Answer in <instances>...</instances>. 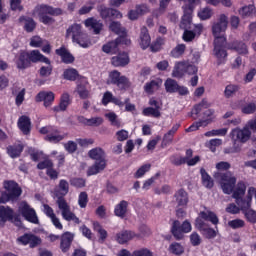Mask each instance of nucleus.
I'll use <instances>...</instances> for the list:
<instances>
[{
	"label": "nucleus",
	"mask_w": 256,
	"mask_h": 256,
	"mask_svg": "<svg viewBox=\"0 0 256 256\" xmlns=\"http://www.w3.org/2000/svg\"><path fill=\"white\" fill-rule=\"evenodd\" d=\"M174 198L176 199L178 207H187V204L189 203V193H187L185 189L180 188L176 191Z\"/></svg>",
	"instance_id": "nucleus-32"
},
{
	"label": "nucleus",
	"mask_w": 256,
	"mask_h": 256,
	"mask_svg": "<svg viewBox=\"0 0 256 256\" xmlns=\"http://www.w3.org/2000/svg\"><path fill=\"white\" fill-rule=\"evenodd\" d=\"M45 43V40L41 38L40 36H32L30 39V47H43V44Z\"/></svg>",
	"instance_id": "nucleus-59"
},
{
	"label": "nucleus",
	"mask_w": 256,
	"mask_h": 256,
	"mask_svg": "<svg viewBox=\"0 0 256 256\" xmlns=\"http://www.w3.org/2000/svg\"><path fill=\"white\" fill-rule=\"evenodd\" d=\"M213 119H215V110L214 109H207L203 112L202 120H200L202 123L207 125H210V123H213Z\"/></svg>",
	"instance_id": "nucleus-47"
},
{
	"label": "nucleus",
	"mask_w": 256,
	"mask_h": 256,
	"mask_svg": "<svg viewBox=\"0 0 256 256\" xmlns=\"http://www.w3.org/2000/svg\"><path fill=\"white\" fill-rule=\"evenodd\" d=\"M228 226L231 229H243V227H245V220H242L239 218L230 220V221H228Z\"/></svg>",
	"instance_id": "nucleus-56"
},
{
	"label": "nucleus",
	"mask_w": 256,
	"mask_h": 256,
	"mask_svg": "<svg viewBox=\"0 0 256 256\" xmlns=\"http://www.w3.org/2000/svg\"><path fill=\"white\" fill-rule=\"evenodd\" d=\"M184 75H185V63L184 62L176 63L172 71V77H175L176 79H181Z\"/></svg>",
	"instance_id": "nucleus-45"
},
{
	"label": "nucleus",
	"mask_w": 256,
	"mask_h": 256,
	"mask_svg": "<svg viewBox=\"0 0 256 256\" xmlns=\"http://www.w3.org/2000/svg\"><path fill=\"white\" fill-rule=\"evenodd\" d=\"M200 175L203 187L206 189H213V187H215V181H213V178L211 175H209V173H207L205 168L200 169Z\"/></svg>",
	"instance_id": "nucleus-36"
},
{
	"label": "nucleus",
	"mask_w": 256,
	"mask_h": 256,
	"mask_svg": "<svg viewBox=\"0 0 256 256\" xmlns=\"http://www.w3.org/2000/svg\"><path fill=\"white\" fill-rule=\"evenodd\" d=\"M75 236L71 232H64L60 237V249L62 253H69Z\"/></svg>",
	"instance_id": "nucleus-20"
},
{
	"label": "nucleus",
	"mask_w": 256,
	"mask_h": 256,
	"mask_svg": "<svg viewBox=\"0 0 256 256\" xmlns=\"http://www.w3.org/2000/svg\"><path fill=\"white\" fill-rule=\"evenodd\" d=\"M87 203H89V195L87 192H81L78 196V205L81 209H85L87 207Z\"/></svg>",
	"instance_id": "nucleus-57"
},
{
	"label": "nucleus",
	"mask_w": 256,
	"mask_h": 256,
	"mask_svg": "<svg viewBox=\"0 0 256 256\" xmlns=\"http://www.w3.org/2000/svg\"><path fill=\"white\" fill-rule=\"evenodd\" d=\"M186 49L187 46L185 44H178L171 50L170 55L171 57H174V59H179V57L184 55Z\"/></svg>",
	"instance_id": "nucleus-48"
},
{
	"label": "nucleus",
	"mask_w": 256,
	"mask_h": 256,
	"mask_svg": "<svg viewBox=\"0 0 256 256\" xmlns=\"http://www.w3.org/2000/svg\"><path fill=\"white\" fill-rule=\"evenodd\" d=\"M181 124L177 123L172 126V128L164 134L162 138V147H167L173 143L176 133L179 131Z\"/></svg>",
	"instance_id": "nucleus-28"
},
{
	"label": "nucleus",
	"mask_w": 256,
	"mask_h": 256,
	"mask_svg": "<svg viewBox=\"0 0 256 256\" xmlns=\"http://www.w3.org/2000/svg\"><path fill=\"white\" fill-rule=\"evenodd\" d=\"M169 251L173 255H178L179 256V255H183V253H185V248L183 247V245H181V243L173 242L169 246Z\"/></svg>",
	"instance_id": "nucleus-50"
},
{
	"label": "nucleus",
	"mask_w": 256,
	"mask_h": 256,
	"mask_svg": "<svg viewBox=\"0 0 256 256\" xmlns=\"http://www.w3.org/2000/svg\"><path fill=\"white\" fill-rule=\"evenodd\" d=\"M101 103L104 107H107L109 103H113L114 105H117V107L125 106V103L121 101V99L113 96V92L111 91L104 92Z\"/></svg>",
	"instance_id": "nucleus-26"
},
{
	"label": "nucleus",
	"mask_w": 256,
	"mask_h": 256,
	"mask_svg": "<svg viewBox=\"0 0 256 256\" xmlns=\"http://www.w3.org/2000/svg\"><path fill=\"white\" fill-rule=\"evenodd\" d=\"M256 13L255 5L249 4L248 6H244L239 10V15L243 19H246V17H253Z\"/></svg>",
	"instance_id": "nucleus-44"
},
{
	"label": "nucleus",
	"mask_w": 256,
	"mask_h": 256,
	"mask_svg": "<svg viewBox=\"0 0 256 256\" xmlns=\"http://www.w3.org/2000/svg\"><path fill=\"white\" fill-rule=\"evenodd\" d=\"M203 33V24H195L193 29H184L182 39L185 43H191L195 40V37H201Z\"/></svg>",
	"instance_id": "nucleus-18"
},
{
	"label": "nucleus",
	"mask_w": 256,
	"mask_h": 256,
	"mask_svg": "<svg viewBox=\"0 0 256 256\" xmlns=\"http://www.w3.org/2000/svg\"><path fill=\"white\" fill-rule=\"evenodd\" d=\"M151 171V164H144L135 172V179H141L145 175V173H149Z\"/></svg>",
	"instance_id": "nucleus-53"
},
{
	"label": "nucleus",
	"mask_w": 256,
	"mask_h": 256,
	"mask_svg": "<svg viewBox=\"0 0 256 256\" xmlns=\"http://www.w3.org/2000/svg\"><path fill=\"white\" fill-rule=\"evenodd\" d=\"M88 156L90 157V159H93L94 161H105V151H103L100 147L91 149L88 152Z\"/></svg>",
	"instance_id": "nucleus-42"
},
{
	"label": "nucleus",
	"mask_w": 256,
	"mask_h": 256,
	"mask_svg": "<svg viewBox=\"0 0 256 256\" xmlns=\"http://www.w3.org/2000/svg\"><path fill=\"white\" fill-rule=\"evenodd\" d=\"M94 230L97 231V233H99L100 239L102 241H105V239H107V230L103 229L99 222L94 223Z\"/></svg>",
	"instance_id": "nucleus-60"
},
{
	"label": "nucleus",
	"mask_w": 256,
	"mask_h": 256,
	"mask_svg": "<svg viewBox=\"0 0 256 256\" xmlns=\"http://www.w3.org/2000/svg\"><path fill=\"white\" fill-rule=\"evenodd\" d=\"M50 167H53V161L50 159H46L37 164V169H40L41 171H43V169H46V171H48Z\"/></svg>",
	"instance_id": "nucleus-64"
},
{
	"label": "nucleus",
	"mask_w": 256,
	"mask_h": 256,
	"mask_svg": "<svg viewBox=\"0 0 256 256\" xmlns=\"http://www.w3.org/2000/svg\"><path fill=\"white\" fill-rule=\"evenodd\" d=\"M23 149L25 147L23 144H14V145H9L6 148V152L11 157V159H17L18 157H21V154L23 153Z\"/></svg>",
	"instance_id": "nucleus-34"
},
{
	"label": "nucleus",
	"mask_w": 256,
	"mask_h": 256,
	"mask_svg": "<svg viewBox=\"0 0 256 256\" xmlns=\"http://www.w3.org/2000/svg\"><path fill=\"white\" fill-rule=\"evenodd\" d=\"M227 135V128L211 130L205 133V137H225Z\"/></svg>",
	"instance_id": "nucleus-54"
},
{
	"label": "nucleus",
	"mask_w": 256,
	"mask_h": 256,
	"mask_svg": "<svg viewBox=\"0 0 256 256\" xmlns=\"http://www.w3.org/2000/svg\"><path fill=\"white\" fill-rule=\"evenodd\" d=\"M56 55L61 57L62 63L65 65H71V63H75V56L65 48V46H61L60 48L55 50Z\"/></svg>",
	"instance_id": "nucleus-25"
},
{
	"label": "nucleus",
	"mask_w": 256,
	"mask_h": 256,
	"mask_svg": "<svg viewBox=\"0 0 256 256\" xmlns=\"http://www.w3.org/2000/svg\"><path fill=\"white\" fill-rule=\"evenodd\" d=\"M43 101L44 107H51L55 101V93L51 91H41L36 95V102L41 103Z\"/></svg>",
	"instance_id": "nucleus-21"
},
{
	"label": "nucleus",
	"mask_w": 256,
	"mask_h": 256,
	"mask_svg": "<svg viewBox=\"0 0 256 256\" xmlns=\"http://www.w3.org/2000/svg\"><path fill=\"white\" fill-rule=\"evenodd\" d=\"M39 133L41 135H46L45 136V141H48V143H61L63 139H65L64 135H60L59 129L56 126H44L40 128Z\"/></svg>",
	"instance_id": "nucleus-11"
},
{
	"label": "nucleus",
	"mask_w": 256,
	"mask_h": 256,
	"mask_svg": "<svg viewBox=\"0 0 256 256\" xmlns=\"http://www.w3.org/2000/svg\"><path fill=\"white\" fill-rule=\"evenodd\" d=\"M18 21L19 23H24L23 29L26 33H33V31L37 29V22L32 17L22 15L19 17Z\"/></svg>",
	"instance_id": "nucleus-30"
},
{
	"label": "nucleus",
	"mask_w": 256,
	"mask_h": 256,
	"mask_svg": "<svg viewBox=\"0 0 256 256\" xmlns=\"http://www.w3.org/2000/svg\"><path fill=\"white\" fill-rule=\"evenodd\" d=\"M106 85H113L122 93H125V91L131 89V80H129L127 76L121 74L119 70H112L108 73Z\"/></svg>",
	"instance_id": "nucleus-8"
},
{
	"label": "nucleus",
	"mask_w": 256,
	"mask_h": 256,
	"mask_svg": "<svg viewBox=\"0 0 256 256\" xmlns=\"http://www.w3.org/2000/svg\"><path fill=\"white\" fill-rule=\"evenodd\" d=\"M34 13L38 15L40 23L43 25H53L55 23V18L63 15V9L55 8L47 4H38L34 8Z\"/></svg>",
	"instance_id": "nucleus-5"
},
{
	"label": "nucleus",
	"mask_w": 256,
	"mask_h": 256,
	"mask_svg": "<svg viewBox=\"0 0 256 256\" xmlns=\"http://www.w3.org/2000/svg\"><path fill=\"white\" fill-rule=\"evenodd\" d=\"M84 25L88 29L92 30L94 35H99V33L103 31V22H101L100 20H97L95 17L87 18L84 21Z\"/></svg>",
	"instance_id": "nucleus-24"
},
{
	"label": "nucleus",
	"mask_w": 256,
	"mask_h": 256,
	"mask_svg": "<svg viewBox=\"0 0 256 256\" xmlns=\"http://www.w3.org/2000/svg\"><path fill=\"white\" fill-rule=\"evenodd\" d=\"M240 90L241 86L239 84H229L225 87L224 97L226 99H231V97H235Z\"/></svg>",
	"instance_id": "nucleus-40"
},
{
	"label": "nucleus",
	"mask_w": 256,
	"mask_h": 256,
	"mask_svg": "<svg viewBox=\"0 0 256 256\" xmlns=\"http://www.w3.org/2000/svg\"><path fill=\"white\" fill-rule=\"evenodd\" d=\"M64 148L67 153L73 154L75 151H77V142L69 140L64 144Z\"/></svg>",
	"instance_id": "nucleus-62"
},
{
	"label": "nucleus",
	"mask_w": 256,
	"mask_h": 256,
	"mask_svg": "<svg viewBox=\"0 0 256 256\" xmlns=\"http://www.w3.org/2000/svg\"><path fill=\"white\" fill-rule=\"evenodd\" d=\"M4 189L7 191H0V203H9V201H17L23 190L19 187V184L14 180H5Z\"/></svg>",
	"instance_id": "nucleus-6"
},
{
	"label": "nucleus",
	"mask_w": 256,
	"mask_h": 256,
	"mask_svg": "<svg viewBox=\"0 0 256 256\" xmlns=\"http://www.w3.org/2000/svg\"><path fill=\"white\" fill-rule=\"evenodd\" d=\"M184 14L180 22V29H192L191 23H193V6L185 5L183 6Z\"/></svg>",
	"instance_id": "nucleus-19"
},
{
	"label": "nucleus",
	"mask_w": 256,
	"mask_h": 256,
	"mask_svg": "<svg viewBox=\"0 0 256 256\" xmlns=\"http://www.w3.org/2000/svg\"><path fill=\"white\" fill-rule=\"evenodd\" d=\"M70 185L72 187H76L77 189H82V187H85V179L72 178V179H70Z\"/></svg>",
	"instance_id": "nucleus-61"
},
{
	"label": "nucleus",
	"mask_w": 256,
	"mask_h": 256,
	"mask_svg": "<svg viewBox=\"0 0 256 256\" xmlns=\"http://www.w3.org/2000/svg\"><path fill=\"white\" fill-rule=\"evenodd\" d=\"M17 125L23 135H31V118L29 116H20Z\"/></svg>",
	"instance_id": "nucleus-27"
},
{
	"label": "nucleus",
	"mask_w": 256,
	"mask_h": 256,
	"mask_svg": "<svg viewBox=\"0 0 256 256\" xmlns=\"http://www.w3.org/2000/svg\"><path fill=\"white\" fill-rule=\"evenodd\" d=\"M67 193H69V182L65 179H61L58 184V190H56V195L65 199Z\"/></svg>",
	"instance_id": "nucleus-41"
},
{
	"label": "nucleus",
	"mask_w": 256,
	"mask_h": 256,
	"mask_svg": "<svg viewBox=\"0 0 256 256\" xmlns=\"http://www.w3.org/2000/svg\"><path fill=\"white\" fill-rule=\"evenodd\" d=\"M230 137L234 143H247L248 139H251V130L249 128H234L230 133Z\"/></svg>",
	"instance_id": "nucleus-16"
},
{
	"label": "nucleus",
	"mask_w": 256,
	"mask_h": 256,
	"mask_svg": "<svg viewBox=\"0 0 256 256\" xmlns=\"http://www.w3.org/2000/svg\"><path fill=\"white\" fill-rule=\"evenodd\" d=\"M19 211L22 217H24V219L29 223H33L34 225H37V223H39L37 212H35V209L31 208V206H29L27 202H22L20 204Z\"/></svg>",
	"instance_id": "nucleus-15"
},
{
	"label": "nucleus",
	"mask_w": 256,
	"mask_h": 256,
	"mask_svg": "<svg viewBox=\"0 0 256 256\" xmlns=\"http://www.w3.org/2000/svg\"><path fill=\"white\" fill-rule=\"evenodd\" d=\"M71 103V96L69 93H63L60 97V103L58 106L54 107V111H67V107H69Z\"/></svg>",
	"instance_id": "nucleus-38"
},
{
	"label": "nucleus",
	"mask_w": 256,
	"mask_h": 256,
	"mask_svg": "<svg viewBox=\"0 0 256 256\" xmlns=\"http://www.w3.org/2000/svg\"><path fill=\"white\" fill-rule=\"evenodd\" d=\"M47 66H42L39 69V75L40 77H50L53 73V65H51V60H49V63H45Z\"/></svg>",
	"instance_id": "nucleus-51"
},
{
	"label": "nucleus",
	"mask_w": 256,
	"mask_h": 256,
	"mask_svg": "<svg viewBox=\"0 0 256 256\" xmlns=\"http://www.w3.org/2000/svg\"><path fill=\"white\" fill-rule=\"evenodd\" d=\"M183 159L188 167H195V165L198 164L199 161H201L200 156L193 157V149L191 148L186 150V155L183 157Z\"/></svg>",
	"instance_id": "nucleus-39"
},
{
	"label": "nucleus",
	"mask_w": 256,
	"mask_h": 256,
	"mask_svg": "<svg viewBox=\"0 0 256 256\" xmlns=\"http://www.w3.org/2000/svg\"><path fill=\"white\" fill-rule=\"evenodd\" d=\"M18 243L21 245H29L31 249L39 247L41 238L33 233H25L24 235L17 238Z\"/></svg>",
	"instance_id": "nucleus-17"
},
{
	"label": "nucleus",
	"mask_w": 256,
	"mask_h": 256,
	"mask_svg": "<svg viewBox=\"0 0 256 256\" xmlns=\"http://www.w3.org/2000/svg\"><path fill=\"white\" fill-rule=\"evenodd\" d=\"M63 79L66 81H77V79H79V71L75 68L65 69L63 72Z\"/></svg>",
	"instance_id": "nucleus-43"
},
{
	"label": "nucleus",
	"mask_w": 256,
	"mask_h": 256,
	"mask_svg": "<svg viewBox=\"0 0 256 256\" xmlns=\"http://www.w3.org/2000/svg\"><path fill=\"white\" fill-rule=\"evenodd\" d=\"M163 45H165V38L157 37L154 42L150 43V51L152 53H158L163 48Z\"/></svg>",
	"instance_id": "nucleus-46"
},
{
	"label": "nucleus",
	"mask_w": 256,
	"mask_h": 256,
	"mask_svg": "<svg viewBox=\"0 0 256 256\" xmlns=\"http://www.w3.org/2000/svg\"><path fill=\"white\" fill-rule=\"evenodd\" d=\"M77 93L80 99H87L89 97V90H87V86L85 84H78L77 85Z\"/></svg>",
	"instance_id": "nucleus-58"
},
{
	"label": "nucleus",
	"mask_w": 256,
	"mask_h": 256,
	"mask_svg": "<svg viewBox=\"0 0 256 256\" xmlns=\"http://www.w3.org/2000/svg\"><path fill=\"white\" fill-rule=\"evenodd\" d=\"M246 221H248V223H252L253 225H255L256 223V211L248 208V210L242 212Z\"/></svg>",
	"instance_id": "nucleus-52"
},
{
	"label": "nucleus",
	"mask_w": 256,
	"mask_h": 256,
	"mask_svg": "<svg viewBox=\"0 0 256 256\" xmlns=\"http://www.w3.org/2000/svg\"><path fill=\"white\" fill-rule=\"evenodd\" d=\"M56 203L61 211V215L64 221H73V223H75L76 225H79V223H81L79 217H77V215H75V213L71 211V206H69L65 198L58 197Z\"/></svg>",
	"instance_id": "nucleus-10"
},
{
	"label": "nucleus",
	"mask_w": 256,
	"mask_h": 256,
	"mask_svg": "<svg viewBox=\"0 0 256 256\" xmlns=\"http://www.w3.org/2000/svg\"><path fill=\"white\" fill-rule=\"evenodd\" d=\"M97 11L101 19H104V21H113L115 19L123 18V14L119 10L109 8L103 4L97 6Z\"/></svg>",
	"instance_id": "nucleus-13"
},
{
	"label": "nucleus",
	"mask_w": 256,
	"mask_h": 256,
	"mask_svg": "<svg viewBox=\"0 0 256 256\" xmlns=\"http://www.w3.org/2000/svg\"><path fill=\"white\" fill-rule=\"evenodd\" d=\"M205 221H210L212 225H219V217L213 211H202L195 220V228L205 237V239H215L217 231L209 227Z\"/></svg>",
	"instance_id": "nucleus-4"
},
{
	"label": "nucleus",
	"mask_w": 256,
	"mask_h": 256,
	"mask_svg": "<svg viewBox=\"0 0 256 256\" xmlns=\"http://www.w3.org/2000/svg\"><path fill=\"white\" fill-rule=\"evenodd\" d=\"M135 237H140V235L131 230H123L117 233L116 241L119 245H125V243H129V241H132Z\"/></svg>",
	"instance_id": "nucleus-22"
},
{
	"label": "nucleus",
	"mask_w": 256,
	"mask_h": 256,
	"mask_svg": "<svg viewBox=\"0 0 256 256\" xmlns=\"http://www.w3.org/2000/svg\"><path fill=\"white\" fill-rule=\"evenodd\" d=\"M128 207L129 202L126 200L120 201V203L117 204L114 208V215H116V217H120V219H125Z\"/></svg>",
	"instance_id": "nucleus-37"
},
{
	"label": "nucleus",
	"mask_w": 256,
	"mask_h": 256,
	"mask_svg": "<svg viewBox=\"0 0 256 256\" xmlns=\"http://www.w3.org/2000/svg\"><path fill=\"white\" fill-rule=\"evenodd\" d=\"M151 46V35L147 27L143 26L140 31V47L145 51Z\"/></svg>",
	"instance_id": "nucleus-33"
},
{
	"label": "nucleus",
	"mask_w": 256,
	"mask_h": 256,
	"mask_svg": "<svg viewBox=\"0 0 256 256\" xmlns=\"http://www.w3.org/2000/svg\"><path fill=\"white\" fill-rule=\"evenodd\" d=\"M164 87L166 93H178L181 97H185L186 95H189V88L187 86H181L179 85V82L177 80L172 78H167L164 82Z\"/></svg>",
	"instance_id": "nucleus-12"
},
{
	"label": "nucleus",
	"mask_w": 256,
	"mask_h": 256,
	"mask_svg": "<svg viewBox=\"0 0 256 256\" xmlns=\"http://www.w3.org/2000/svg\"><path fill=\"white\" fill-rule=\"evenodd\" d=\"M107 167V162L105 160L96 161L93 166H90L87 170V177H91L93 175H97V173H101V171L105 170Z\"/></svg>",
	"instance_id": "nucleus-35"
},
{
	"label": "nucleus",
	"mask_w": 256,
	"mask_h": 256,
	"mask_svg": "<svg viewBox=\"0 0 256 256\" xmlns=\"http://www.w3.org/2000/svg\"><path fill=\"white\" fill-rule=\"evenodd\" d=\"M142 115H144V117H155L159 119V117H161V110H157V108L154 107H146L143 109Z\"/></svg>",
	"instance_id": "nucleus-49"
},
{
	"label": "nucleus",
	"mask_w": 256,
	"mask_h": 256,
	"mask_svg": "<svg viewBox=\"0 0 256 256\" xmlns=\"http://www.w3.org/2000/svg\"><path fill=\"white\" fill-rule=\"evenodd\" d=\"M193 227L191 226V222L189 220H185L182 224L179 220H174L172 222L170 233L173 235L176 241H181L183 237H185V233H191Z\"/></svg>",
	"instance_id": "nucleus-9"
},
{
	"label": "nucleus",
	"mask_w": 256,
	"mask_h": 256,
	"mask_svg": "<svg viewBox=\"0 0 256 256\" xmlns=\"http://www.w3.org/2000/svg\"><path fill=\"white\" fill-rule=\"evenodd\" d=\"M227 25H229L227 16L225 14H221L218 22L214 23L212 26V34L215 37L214 53L220 62L222 59H226L227 49L230 51H236L238 55H249V48L245 42L236 40L227 43V38H225V36H221V33H225V31H227Z\"/></svg>",
	"instance_id": "nucleus-2"
},
{
	"label": "nucleus",
	"mask_w": 256,
	"mask_h": 256,
	"mask_svg": "<svg viewBox=\"0 0 256 256\" xmlns=\"http://www.w3.org/2000/svg\"><path fill=\"white\" fill-rule=\"evenodd\" d=\"M14 213L15 211L13 210V208L0 205V225L4 227L7 221L13 219Z\"/></svg>",
	"instance_id": "nucleus-31"
},
{
	"label": "nucleus",
	"mask_w": 256,
	"mask_h": 256,
	"mask_svg": "<svg viewBox=\"0 0 256 256\" xmlns=\"http://www.w3.org/2000/svg\"><path fill=\"white\" fill-rule=\"evenodd\" d=\"M119 45H131V40L127 36H119L114 41H110L102 46L104 53H116L119 51Z\"/></svg>",
	"instance_id": "nucleus-14"
},
{
	"label": "nucleus",
	"mask_w": 256,
	"mask_h": 256,
	"mask_svg": "<svg viewBox=\"0 0 256 256\" xmlns=\"http://www.w3.org/2000/svg\"><path fill=\"white\" fill-rule=\"evenodd\" d=\"M215 179H220V187L224 195H232V199H235L236 205L240 208V211L251 209L253 203V195H255V187H249L247 192V184L245 181L240 180L237 182V177L233 175L231 171L218 172L214 175ZM245 193H247L245 197Z\"/></svg>",
	"instance_id": "nucleus-1"
},
{
	"label": "nucleus",
	"mask_w": 256,
	"mask_h": 256,
	"mask_svg": "<svg viewBox=\"0 0 256 256\" xmlns=\"http://www.w3.org/2000/svg\"><path fill=\"white\" fill-rule=\"evenodd\" d=\"M130 61L129 54L122 52L111 58V65H113V67H127V64L130 63Z\"/></svg>",
	"instance_id": "nucleus-29"
},
{
	"label": "nucleus",
	"mask_w": 256,
	"mask_h": 256,
	"mask_svg": "<svg viewBox=\"0 0 256 256\" xmlns=\"http://www.w3.org/2000/svg\"><path fill=\"white\" fill-rule=\"evenodd\" d=\"M132 256H153V252L148 248H141L138 250H134L132 252Z\"/></svg>",
	"instance_id": "nucleus-63"
},
{
	"label": "nucleus",
	"mask_w": 256,
	"mask_h": 256,
	"mask_svg": "<svg viewBox=\"0 0 256 256\" xmlns=\"http://www.w3.org/2000/svg\"><path fill=\"white\" fill-rule=\"evenodd\" d=\"M163 86V79L160 77L154 78L144 85V91L148 95H153L155 91H159Z\"/></svg>",
	"instance_id": "nucleus-23"
},
{
	"label": "nucleus",
	"mask_w": 256,
	"mask_h": 256,
	"mask_svg": "<svg viewBox=\"0 0 256 256\" xmlns=\"http://www.w3.org/2000/svg\"><path fill=\"white\" fill-rule=\"evenodd\" d=\"M241 111L244 115H253L256 112V104L254 102H250L241 107Z\"/></svg>",
	"instance_id": "nucleus-55"
},
{
	"label": "nucleus",
	"mask_w": 256,
	"mask_h": 256,
	"mask_svg": "<svg viewBox=\"0 0 256 256\" xmlns=\"http://www.w3.org/2000/svg\"><path fill=\"white\" fill-rule=\"evenodd\" d=\"M71 35L73 43H77L78 45H80V47H83V49H87V47L91 45L89 35L83 32V27L81 26V24L75 23L68 27V29L66 30V37H71Z\"/></svg>",
	"instance_id": "nucleus-7"
},
{
	"label": "nucleus",
	"mask_w": 256,
	"mask_h": 256,
	"mask_svg": "<svg viewBox=\"0 0 256 256\" xmlns=\"http://www.w3.org/2000/svg\"><path fill=\"white\" fill-rule=\"evenodd\" d=\"M14 63L18 71H25L37 63H49V58L39 50H20L15 56Z\"/></svg>",
	"instance_id": "nucleus-3"
}]
</instances>
